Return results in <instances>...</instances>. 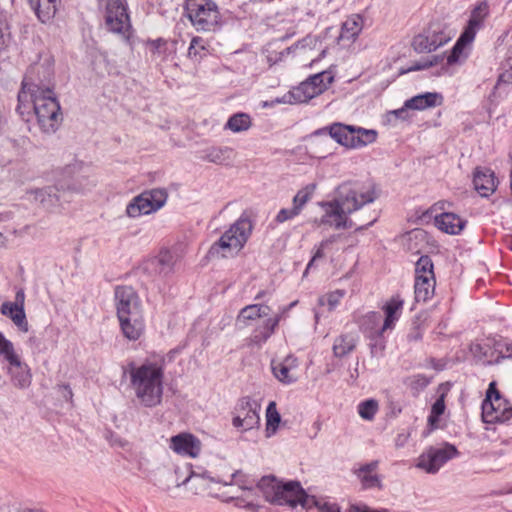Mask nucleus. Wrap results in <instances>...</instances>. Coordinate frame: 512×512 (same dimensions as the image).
<instances>
[{"label": "nucleus", "instance_id": "1", "mask_svg": "<svg viewBox=\"0 0 512 512\" xmlns=\"http://www.w3.org/2000/svg\"><path fill=\"white\" fill-rule=\"evenodd\" d=\"M377 194L371 183L347 182L341 184L336 191V196L331 201L321 202L323 214L320 224L336 230L355 227L361 231L372 226L378 219V213L373 211L367 222H354L349 215L361 209L364 205L374 202Z\"/></svg>", "mask_w": 512, "mask_h": 512}, {"label": "nucleus", "instance_id": "2", "mask_svg": "<svg viewBox=\"0 0 512 512\" xmlns=\"http://www.w3.org/2000/svg\"><path fill=\"white\" fill-rule=\"evenodd\" d=\"M60 109V104L51 89L22 82L16 110L23 120L28 122L30 117L35 115L40 130L51 134L56 132L62 122Z\"/></svg>", "mask_w": 512, "mask_h": 512}, {"label": "nucleus", "instance_id": "3", "mask_svg": "<svg viewBox=\"0 0 512 512\" xmlns=\"http://www.w3.org/2000/svg\"><path fill=\"white\" fill-rule=\"evenodd\" d=\"M127 373L130 389L140 406L154 408L162 403L165 375L163 359L146 360L140 365L130 363Z\"/></svg>", "mask_w": 512, "mask_h": 512}, {"label": "nucleus", "instance_id": "4", "mask_svg": "<svg viewBox=\"0 0 512 512\" xmlns=\"http://www.w3.org/2000/svg\"><path fill=\"white\" fill-rule=\"evenodd\" d=\"M254 228L252 212L244 211L209 249V255L227 258L238 253L250 238Z\"/></svg>", "mask_w": 512, "mask_h": 512}, {"label": "nucleus", "instance_id": "5", "mask_svg": "<svg viewBox=\"0 0 512 512\" xmlns=\"http://www.w3.org/2000/svg\"><path fill=\"white\" fill-rule=\"evenodd\" d=\"M185 10L197 31L214 32L222 25L219 8L212 0H186Z\"/></svg>", "mask_w": 512, "mask_h": 512}, {"label": "nucleus", "instance_id": "6", "mask_svg": "<svg viewBox=\"0 0 512 512\" xmlns=\"http://www.w3.org/2000/svg\"><path fill=\"white\" fill-rule=\"evenodd\" d=\"M482 419L485 423H503L512 418V405L497 389V383L492 381L482 402Z\"/></svg>", "mask_w": 512, "mask_h": 512}, {"label": "nucleus", "instance_id": "7", "mask_svg": "<svg viewBox=\"0 0 512 512\" xmlns=\"http://www.w3.org/2000/svg\"><path fill=\"white\" fill-rule=\"evenodd\" d=\"M454 35L453 30L443 21H432L428 27L415 36L412 46L417 52H431L448 43Z\"/></svg>", "mask_w": 512, "mask_h": 512}, {"label": "nucleus", "instance_id": "8", "mask_svg": "<svg viewBox=\"0 0 512 512\" xmlns=\"http://www.w3.org/2000/svg\"><path fill=\"white\" fill-rule=\"evenodd\" d=\"M167 197L165 189L157 188L144 191L128 203L126 215L130 218H137L156 212L165 205Z\"/></svg>", "mask_w": 512, "mask_h": 512}, {"label": "nucleus", "instance_id": "9", "mask_svg": "<svg viewBox=\"0 0 512 512\" xmlns=\"http://www.w3.org/2000/svg\"><path fill=\"white\" fill-rule=\"evenodd\" d=\"M260 411L261 403L259 401L249 396L240 398L234 408L233 427L242 432L258 428Z\"/></svg>", "mask_w": 512, "mask_h": 512}, {"label": "nucleus", "instance_id": "10", "mask_svg": "<svg viewBox=\"0 0 512 512\" xmlns=\"http://www.w3.org/2000/svg\"><path fill=\"white\" fill-rule=\"evenodd\" d=\"M105 24L109 31L121 34L128 38V32L131 28V24L127 12L126 0L107 1Z\"/></svg>", "mask_w": 512, "mask_h": 512}, {"label": "nucleus", "instance_id": "11", "mask_svg": "<svg viewBox=\"0 0 512 512\" xmlns=\"http://www.w3.org/2000/svg\"><path fill=\"white\" fill-rule=\"evenodd\" d=\"M458 454L455 446L444 444L441 447H429L418 458L417 467L427 473H436L447 461Z\"/></svg>", "mask_w": 512, "mask_h": 512}, {"label": "nucleus", "instance_id": "12", "mask_svg": "<svg viewBox=\"0 0 512 512\" xmlns=\"http://www.w3.org/2000/svg\"><path fill=\"white\" fill-rule=\"evenodd\" d=\"M257 487L266 501L274 506L284 507L288 504V482L279 480L274 475L263 476Z\"/></svg>", "mask_w": 512, "mask_h": 512}, {"label": "nucleus", "instance_id": "13", "mask_svg": "<svg viewBox=\"0 0 512 512\" xmlns=\"http://www.w3.org/2000/svg\"><path fill=\"white\" fill-rule=\"evenodd\" d=\"M404 307V299L400 295H394L386 300L381 306V311L384 314L381 327H376L374 330L376 334H385L392 331L396 323L399 321Z\"/></svg>", "mask_w": 512, "mask_h": 512}, {"label": "nucleus", "instance_id": "14", "mask_svg": "<svg viewBox=\"0 0 512 512\" xmlns=\"http://www.w3.org/2000/svg\"><path fill=\"white\" fill-rule=\"evenodd\" d=\"M115 299L118 318L142 315L141 302L135 290H116Z\"/></svg>", "mask_w": 512, "mask_h": 512}, {"label": "nucleus", "instance_id": "15", "mask_svg": "<svg viewBox=\"0 0 512 512\" xmlns=\"http://www.w3.org/2000/svg\"><path fill=\"white\" fill-rule=\"evenodd\" d=\"M296 505H301L305 509L319 506L322 512H340V508L336 504L324 503L320 506L315 497L309 496L299 482L290 481V507Z\"/></svg>", "mask_w": 512, "mask_h": 512}, {"label": "nucleus", "instance_id": "16", "mask_svg": "<svg viewBox=\"0 0 512 512\" xmlns=\"http://www.w3.org/2000/svg\"><path fill=\"white\" fill-rule=\"evenodd\" d=\"M364 20L361 15L353 14L348 17L341 26L335 40L338 45L346 47L356 40L363 29Z\"/></svg>", "mask_w": 512, "mask_h": 512}, {"label": "nucleus", "instance_id": "17", "mask_svg": "<svg viewBox=\"0 0 512 512\" xmlns=\"http://www.w3.org/2000/svg\"><path fill=\"white\" fill-rule=\"evenodd\" d=\"M170 448L180 455L195 458L200 454L201 442L192 434L182 433L171 438Z\"/></svg>", "mask_w": 512, "mask_h": 512}, {"label": "nucleus", "instance_id": "18", "mask_svg": "<svg viewBox=\"0 0 512 512\" xmlns=\"http://www.w3.org/2000/svg\"><path fill=\"white\" fill-rule=\"evenodd\" d=\"M176 258L168 250H161L159 254L145 263V270L155 273L160 277H166L174 268Z\"/></svg>", "mask_w": 512, "mask_h": 512}, {"label": "nucleus", "instance_id": "19", "mask_svg": "<svg viewBox=\"0 0 512 512\" xmlns=\"http://www.w3.org/2000/svg\"><path fill=\"white\" fill-rule=\"evenodd\" d=\"M436 284L433 263L429 256H421L416 262L414 288L428 286L434 288Z\"/></svg>", "mask_w": 512, "mask_h": 512}, {"label": "nucleus", "instance_id": "20", "mask_svg": "<svg viewBox=\"0 0 512 512\" xmlns=\"http://www.w3.org/2000/svg\"><path fill=\"white\" fill-rule=\"evenodd\" d=\"M473 184L482 197H488L496 190L497 179L491 169L477 168L474 172Z\"/></svg>", "mask_w": 512, "mask_h": 512}, {"label": "nucleus", "instance_id": "21", "mask_svg": "<svg viewBox=\"0 0 512 512\" xmlns=\"http://www.w3.org/2000/svg\"><path fill=\"white\" fill-rule=\"evenodd\" d=\"M379 461L375 460L370 463L361 465L354 470L355 475L359 479L364 489L382 488V479L377 473Z\"/></svg>", "mask_w": 512, "mask_h": 512}, {"label": "nucleus", "instance_id": "22", "mask_svg": "<svg viewBox=\"0 0 512 512\" xmlns=\"http://www.w3.org/2000/svg\"><path fill=\"white\" fill-rule=\"evenodd\" d=\"M7 373L13 385L19 389H27L32 382V374L29 366L20 358L9 364Z\"/></svg>", "mask_w": 512, "mask_h": 512}, {"label": "nucleus", "instance_id": "23", "mask_svg": "<svg viewBox=\"0 0 512 512\" xmlns=\"http://www.w3.org/2000/svg\"><path fill=\"white\" fill-rule=\"evenodd\" d=\"M434 222L438 229L450 235L460 234L467 224L465 219L452 212L436 215Z\"/></svg>", "mask_w": 512, "mask_h": 512}, {"label": "nucleus", "instance_id": "24", "mask_svg": "<svg viewBox=\"0 0 512 512\" xmlns=\"http://www.w3.org/2000/svg\"><path fill=\"white\" fill-rule=\"evenodd\" d=\"M489 15V5L486 1H481L473 8L468 20L467 26L463 30L475 39L477 32L484 26V21Z\"/></svg>", "mask_w": 512, "mask_h": 512}, {"label": "nucleus", "instance_id": "25", "mask_svg": "<svg viewBox=\"0 0 512 512\" xmlns=\"http://www.w3.org/2000/svg\"><path fill=\"white\" fill-rule=\"evenodd\" d=\"M30 193L33 195L34 200L46 209H52L61 205L60 188L57 185L36 188L31 190Z\"/></svg>", "mask_w": 512, "mask_h": 512}, {"label": "nucleus", "instance_id": "26", "mask_svg": "<svg viewBox=\"0 0 512 512\" xmlns=\"http://www.w3.org/2000/svg\"><path fill=\"white\" fill-rule=\"evenodd\" d=\"M450 390L449 383H442L438 387L439 397L433 403L429 416H428V425L431 429L438 428L440 417L444 414L446 410L445 400Z\"/></svg>", "mask_w": 512, "mask_h": 512}, {"label": "nucleus", "instance_id": "27", "mask_svg": "<svg viewBox=\"0 0 512 512\" xmlns=\"http://www.w3.org/2000/svg\"><path fill=\"white\" fill-rule=\"evenodd\" d=\"M443 97L437 92H426L418 94L410 99L406 100V107L412 110L422 111L428 108H433L441 105Z\"/></svg>", "mask_w": 512, "mask_h": 512}, {"label": "nucleus", "instance_id": "28", "mask_svg": "<svg viewBox=\"0 0 512 512\" xmlns=\"http://www.w3.org/2000/svg\"><path fill=\"white\" fill-rule=\"evenodd\" d=\"M328 131L331 138H333L337 143L347 147H353V133L354 126L344 125L341 123H334L327 128H323L319 132Z\"/></svg>", "mask_w": 512, "mask_h": 512}, {"label": "nucleus", "instance_id": "29", "mask_svg": "<svg viewBox=\"0 0 512 512\" xmlns=\"http://www.w3.org/2000/svg\"><path fill=\"white\" fill-rule=\"evenodd\" d=\"M474 41L469 34L461 33L455 45L447 56V64L453 65L465 60L468 57V47Z\"/></svg>", "mask_w": 512, "mask_h": 512}, {"label": "nucleus", "instance_id": "30", "mask_svg": "<svg viewBox=\"0 0 512 512\" xmlns=\"http://www.w3.org/2000/svg\"><path fill=\"white\" fill-rule=\"evenodd\" d=\"M321 43L318 41L316 36L308 35L304 37L302 40L290 46V54L293 55V58H296L303 51L304 54H307V59L309 60V65L315 60L314 51L318 50V46Z\"/></svg>", "mask_w": 512, "mask_h": 512}, {"label": "nucleus", "instance_id": "31", "mask_svg": "<svg viewBox=\"0 0 512 512\" xmlns=\"http://www.w3.org/2000/svg\"><path fill=\"white\" fill-rule=\"evenodd\" d=\"M32 9L42 23L54 18L59 0H29Z\"/></svg>", "mask_w": 512, "mask_h": 512}, {"label": "nucleus", "instance_id": "32", "mask_svg": "<svg viewBox=\"0 0 512 512\" xmlns=\"http://www.w3.org/2000/svg\"><path fill=\"white\" fill-rule=\"evenodd\" d=\"M320 94V89L308 83L307 79L290 90V104L305 103Z\"/></svg>", "mask_w": 512, "mask_h": 512}, {"label": "nucleus", "instance_id": "33", "mask_svg": "<svg viewBox=\"0 0 512 512\" xmlns=\"http://www.w3.org/2000/svg\"><path fill=\"white\" fill-rule=\"evenodd\" d=\"M268 312L269 308L267 306L259 304L247 305L241 309L236 320V325L238 328H244L245 326L249 325V321L267 316Z\"/></svg>", "mask_w": 512, "mask_h": 512}, {"label": "nucleus", "instance_id": "34", "mask_svg": "<svg viewBox=\"0 0 512 512\" xmlns=\"http://www.w3.org/2000/svg\"><path fill=\"white\" fill-rule=\"evenodd\" d=\"M120 321L121 329L123 334L129 340H137L140 338L143 329V317H121L118 318Z\"/></svg>", "mask_w": 512, "mask_h": 512}, {"label": "nucleus", "instance_id": "35", "mask_svg": "<svg viewBox=\"0 0 512 512\" xmlns=\"http://www.w3.org/2000/svg\"><path fill=\"white\" fill-rule=\"evenodd\" d=\"M1 313L11 318L14 324L23 331L28 330L24 308H19L17 305H13L12 302H4L1 306Z\"/></svg>", "mask_w": 512, "mask_h": 512}, {"label": "nucleus", "instance_id": "36", "mask_svg": "<svg viewBox=\"0 0 512 512\" xmlns=\"http://www.w3.org/2000/svg\"><path fill=\"white\" fill-rule=\"evenodd\" d=\"M278 325L277 318H269L265 320L262 326L257 327L250 336L251 343L261 345L273 334L275 327Z\"/></svg>", "mask_w": 512, "mask_h": 512}, {"label": "nucleus", "instance_id": "37", "mask_svg": "<svg viewBox=\"0 0 512 512\" xmlns=\"http://www.w3.org/2000/svg\"><path fill=\"white\" fill-rule=\"evenodd\" d=\"M315 189L316 185L311 183L297 192L293 197V206L290 209V219L301 212L303 206L312 198Z\"/></svg>", "mask_w": 512, "mask_h": 512}, {"label": "nucleus", "instance_id": "38", "mask_svg": "<svg viewBox=\"0 0 512 512\" xmlns=\"http://www.w3.org/2000/svg\"><path fill=\"white\" fill-rule=\"evenodd\" d=\"M430 382L431 378L420 373L408 376L403 380L404 385L414 397L419 396L420 393L427 388Z\"/></svg>", "mask_w": 512, "mask_h": 512}, {"label": "nucleus", "instance_id": "39", "mask_svg": "<svg viewBox=\"0 0 512 512\" xmlns=\"http://www.w3.org/2000/svg\"><path fill=\"white\" fill-rule=\"evenodd\" d=\"M252 125V120L247 113H235L229 117L224 128L231 130L233 133L247 131Z\"/></svg>", "mask_w": 512, "mask_h": 512}, {"label": "nucleus", "instance_id": "40", "mask_svg": "<svg viewBox=\"0 0 512 512\" xmlns=\"http://www.w3.org/2000/svg\"><path fill=\"white\" fill-rule=\"evenodd\" d=\"M234 156V150L227 146L212 147L207 150L206 154L207 160L216 164H228L233 161Z\"/></svg>", "mask_w": 512, "mask_h": 512}, {"label": "nucleus", "instance_id": "41", "mask_svg": "<svg viewBox=\"0 0 512 512\" xmlns=\"http://www.w3.org/2000/svg\"><path fill=\"white\" fill-rule=\"evenodd\" d=\"M381 315L378 312H370L364 316L361 327L363 332L370 339H377L382 337L384 334H376L374 330L376 327H381Z\"/></svg>", "mask_w": 512, "mask_h": 512}, {"label": "nucleus", "instance_id": "42", "mask_svg": "<svg viewBox=\"0 0 512 512\" xmlns=\"http://www.w3.org/2000/svg\"><path fill=\"white\" fill-rule=\"evenodd\" d=\"M355 337L349 334L340 335L333 344V352L337 357H343L355 348Z\"/></svg>", "mask_w": 512, "mask_h": 512}, {"label": "nucleus", "instance_id": "43", "mask_svg": "<svg viewBox=\"0 0 512 512\" xmlns=\"http://www.w3.org/2000/svg\"><path fill=\"white\" fill-rule=\"evenodd\" d=\"M353 149L361 148L368 144L373 143L377 138V132L373 129L356 128L354 127L353 133Z\"/></svg>", "mask_w": 512, "mask_h": 512}, {"label": "nucleus", "instance_id": "44", "mask_svg": "<svg viewBox=\"0 0 512 512\" xmlns=\"http://www.w3.org/2000/svg\"><path fill=\"white\" fill-rule=\"evenodd\" d=\"M209 482L210 478L205 475L192 472L181 484H178L177 486L190 485V489L193 490L195 494H198L208 489Z\"/></svg>", "mask_w": 512, "mask_h": 512}, {"label": "nucleus", "instance_id": "45", "mask_svg": "<svg viewBox=\"0 0 512 512\" xmlns=\"http://www.w3.org/2000/svg\"><path fill=\"white\" fill-rule=\"evenodd\" d=\"M281 421V417L276 408V403L271 401L266 409V435L267 437L275 434L278 425Z\"/></svg>", "mask_w": 512, "mask_h": 512}, {"label": "nucleus", "instance_id": "46", "mask_svg": "<svg viewBox=\"0 0 512 512\" xmlns=\"http://www.w3.org/2000/svg\"><path fill=\"white\" fill-rule=\"evenodd\" d=\"M379 410L378 401L375 399H367L360 402L357 406L359 416L367 421H372Z\"/></svg>", "mask_w": 512, "mask_h": 512}, {"label": "nucleus", "instance_id": "47", "mask_svg": "<svg viewBox=\"0 0 512 512\" xmlns=\"http://www.w3.org/2000/svg\"><path fill=\"white\" fill-rule=\"evenodd\" d=\"M18 358L20 357L15 352L13 343L0 332V359L10 364Z\"/></svg>", "mask_w": 512, "mask_h": 512}, {"label": "nucleus", "instance_id": "48", "mask_svg": "<svg viewBox=\"0 0 512 512\" xmlns=\"http://www.w3.org/2000/svg\"><path fill=\"white\" fill-rule=\"evenodd\" d=\"M333 76L330 72L322 71L310 76L307 81L320 89V94L325 91L329 84L333 82Z\"/></svg>", "mask_w": 512, "mask_h": 512}, {"label": "nucleus", "instance_id": "49", "mask_svg": "<svg viewBox=\"0 0 512 512\" xmlns=\"http://www.w3.org/2000/svg\"><path fill=\"white\" fill-rule=\"evenodd\" d=\"M206 55V48L200 37H194L188 48V57L193 61H200Z\"/></svg>", "mask_w": 512, "mask_h": 512}, {"label": "nucleus", "instance_id": "50", "mask_svg": "<svg viewBox=\"0 0 512 512\" xmlns=\"http://www.w3.org/2000/svg\"><path fill=\"white\" fill-rule=\"evenodd\" d=\"M342 297L343 294L341 293V290H332L320 297L319 305L327 307L328 310H332L337 306Z\"/></svg>", "mask_w": 512, "mask_h": 512}, {"label": "nucleus", "instance_id": "51", "mask_svg": "<svg viewBox=\"0 0 512 512\" xmlns=\"http://www.w3.org/2000/svg\"><path fill=\"white\" fill-rule=\"evenodd\" d=\"M278 42L270 43L266 49L267 52V60L270 64H276L279 61H282L285 57V52L288 48H284L279 50Z\"/></svg>", "mask_w": 512, "mask_h": 512}, {"label": "nucleus", "instance_id": "52", "mask_svg": "<svg viewBox=\"0 0 512 512\" xmlns=\"http://www.w3.org/2000/svg\"><path fill=\"white\" fill-rule=\"evenodd\" d=\"M271 369L273 375L281 382H286L288 379V365L284 361L273 359L271 361Z\"/></svg>", "mask_w": 512, "mask_h": 512}, {"label": "nucleus", "instance_id": "53", "mask_svg": "<svg viewBox=\"0 0 512 512\" xmlns=\"http://www.w3.org/2000/svg\"><path fill=\"white\" fill-rule=\"evenodd\" d=\"M85 168V165L81 161H74L63 168L62 175L64 180L73 179L76 175H79Z\"/></svg>", "mask_w": 512, "mask_h": 512}, {"label": "nucleus", "instance_id": "54", "mask_svg": "<svg viewBox=\"0 0 512 512\" xmlns=\"http://www.w3.org/2000/svg\"><path fill=\"white\" fill-rule=\"evenodd\" d=\"M409 110H410V108L406 107V101H405L404 105L401 108L389 111L387 113V120L389 122H393V121L396 122L397 120H402V121L408 120L410 118Z\"/></svg>", "mask_w": 512, "mask_h": 512}, {"label": "nucleus", "instance_id": "55", "mask_svg": "<svg viewBox=\"0 0 512 512\" xmlns=\"http://www.w3.org/2000/svg\"><path fill=\"white\" fill-rule=\"evenodd\" d=\"M444 59L443 56H431L430 59L419 61L414 63L407 71H420L437 65L439 62H442Z\"/></svg>", "mask_w": 512, "mask_h": 512}, {"label": "nucleus", "instance_id": "56", "mask_svg": "<svg viewBox=\"0 0 512 512\" xmlns=\"http://www.w3.org/2000/svg\"><path fill=\"white\" fill-rule=\"evenodd\" d=\"M286 102H287L286 96L277 97V98H274L272 100L262 101L261 102V107L262 108H272V107H274L277 104H284Z\"/></svg>", "mask_w": 512, "mask_h": 512}, {"label": "nucleus", "instance_id": "57", "mask_svg": "<svg viewBox=\"0 0 512 512\" xmlns=\"http://www.w3.org/2000/svg\"><path fill=\"white\" fill-rule=\"evenodd\" d=\"M349 512H388L387 509H381V510H374L371 511L367 506L365 505H352L349 509Z\"/></svg>", "mask_w": 512, "mask_h": 512}, {"label": "nucleus", "instance_id": "58", "mask_svg": "<svg viewBox=\"0 0 512 512\" xmlns=\"http://www.w3.org/2000/svg\"><path fill=\"white\" fill-rule=\"evenodd\" d=\"M435 290H415V298L417 300L423 299L426 301L428 298H431L434 295Z\"/></svg>", "mask_w": 512, "mask_h": 512}, {"label": "nucleus", "instance_id": "59", "mask_svg": "<svg viewBox=\"0 0 512 512\" xmlns=\"http://www.w3.org/2000/svg\"><path fill=\"white\" fill-rule=\"evenodd\" d=\"M59 392H60L61 396L66 400H71L73 397V393H72V390L69 385H65V384L60 385Z\"/></svg>", "mask_w": 512, "mask_h": 512}, {"label": "nucleus", "instance_id": "60", "mask_svg": "<svg viewBox=\"0 0 512 512\" xmlns=\"http://www.w3.org/2000/svg\"><path fill=\"white\" fill-rule=\"evenodd\" d=\"M502 83H512V71H505L499 75L497 84L500 85Z\"/></svg>", "mask_w": 512, "mask_h": 512}, {"label": "nucleus", "instance_id": "61", "mask_svg": "<svg viewBox=\"0 0 512 512\" xmlns=\"http://www.w3.org/2000/svg\"><path fill=\"white\" fill-rule=\"evenodd\" d=\"M10 41V34L6 33L2 28H0V50L7 47Z\"/></svg>", "mask_w": 512, "mask_h": 512}, {"label": "nucleus", "instance_id": "62", "mask_svg": "<svg viewBox=\"0 0 512 512\" xmlns=\"http://www.w3.org/2000/svg\"><path fill=\"white\" fill-rule=\"evenodd\" d=\"M25 295L23 290H18L15 296V301L12 302L13 305H17L19 308H24Z\"/></svg>", "mask_w": 512, "mask_h": 512}, {"label": "nucleus", "instance_id": "63", "mask_svg": "<svg viewBox=\"0 0 512 512\" xmlns=\"http://www.w3.org/2000/svg\"><path fill=\"white\" fill-rule=\"evenodd\" d=\"M288 220V209L282 208L276 216L275 221L278 223H283Z\"/></svg>", "mask_w": 512, "mask_h": 512}, {"label": "nucleus", "instance_id": "64", "mask_svg": "<svg viewBox=\"0 0 512 512\" xmlns=\"http://www.w3.org/2000/svg\"><path fill=\"white\" fill-rule=\"evenodd\" d=\"M163 44H164V41L161 40V39H157V40L151 41L150 45L152 47V52L155 53L156 51H158L160 46L163 45Z\"/></svg>", "mask_w": 512, "mask_h": 512}]
</instances>
